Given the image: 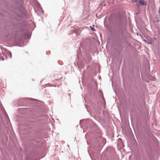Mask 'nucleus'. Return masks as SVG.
Masks as SVG:
<instances>
[{
  "label": "nucleus",
  "mask_w": 160,
  "mask_h": 160,
  "mask_svg": "<svg viewBox=\"0 0 160 160\" xmlns=\"http://www.w3.org/2000/svg\"><path fill=\"white\" fill-rule=\"evenodd\" d=\"M147 2L142 0H139L138 3H137V5L138 6L146 5Z\"/></svg>",
  "instance_id": "nucleus-1"
},
{
  "label": "nucleus",
  "mask_w": 160,
  "mask_h": 160,
  "mask_svg": "<svg viewBox=\"0 0 160 160\" xmlns=\"http://www.w3.org/2000/svg\"><path fill=\"white\" fill-rule=\"evenodd\" d=\"M91 27V29L93 31H95V29L92 27L91 26H90Z\"/></svg>",
  "instance_id": "nucleus-2"
},
{
  "label": "nucleus",
  "mask_w": 160,
  "mask_h": 160,
  "mask_svg": "<svg viewBox=\"0 0 160 160\" xmlns=\"http://www.w3.org/2000/svg\"><path fill=\"white\" fill-rule=\"evenodd\" d=\"M132 2H137V0H132Z\"/></svg>",
  "instance_id": "nucleus-3"
},
{
  "label": "nucleus",
  "mask_w": 160,
  "mask_h": 160,
  "mask_svg": "<svg viewBox=\"0 0 160 160\" xmlns=\"http://www.w3.org/2000/svg\"><path fill=\"white\" fill-rule=\"evenodd\" d=\"M10 54V58H12V54L11 52H9Z\"/></svg>",
  "instance_id": "nucleus-4"
},
{
  "label": "nucleus",
  "mask_w": 160,
  "mask_h": 160,
  "mask_svg": "<svg viewBox=\"0 0 160 160\" xmlns=\"http://www.w3.org/2000/svg\"><path fill=\"white\" fill-rule=\"evenodd\" d=\"M158 21H160V15L158 19Z\"/></svg>",
  "instance_id": "nucleus-5"
},
{
  "label": "nucleus",
  "mask_w": 160,
  "mask_h": 160,
  "mask_svg": "<svg viewBox=\"0 0 160 160\" xmlns=\"http://www.w3.org/2000/svg\"><path fill=\"white\" fill-rule=\"evenodd\" d=\"M148 44H151V42H148Z\"/></svg>",
  "instance_id": "nucleus-6"
}]
</instances>
